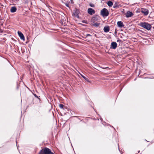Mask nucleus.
<instances>
[{"mask_svg":"<svg viewBox=\"0 0 154 154\" xmlns=\"http://www.w3.org/2000/svg\"><path fill=\"white\" fill-rule=\"evenodd\" d=\"M65 5L67 7H69V4L68 3H65Z\"/></svg>","mask_w":154,"mask_h":154,"instance_id":"412c9836","label":"nucleus"},{"mask_svg":"<svg viewBox=\"0 0 154 154\" xmlns=\"http://www.w3.org/2000/svg\"><path fill=\"white\" fill-rule=\"evenodd\" d=\"M38 154H53V153L51 152L49 149L45 147L42 149Z\"/></svg>","mask_w":154,"mask_h":154,"instance_id":"f257e3e1","label":"nucleus"},{"mask_svg":"<svg viewBox=\"0 0 154 154\" xmlns=\"http://www.w3.org/2000/svg\"><path fill=\"white\" fill-rule=\"evenodd\" d=\"M101 19L100 17L98 15H95L92 17L91 20V22H100Z\"/></svg>","mask_w":154,"mask_h":154,"instance_id":"20e7f679","label":"nucleus"},{"mask_svg":"<svg viewBox=\"0 0 154 154\" xmlns=\"http://www.w3.org/2000/svg\"><path fill=\"white\" fill-rule=\"evenodd\" d=\"M83 23H85V21L83 22Z\"/></svg>","mask_w":154,"mask_h":154,"instance_id":"bb28decb","label":"nucleus"},{"mask_svg":"<svg viewBox=\"0 0 154 154\" xmlns=\"http://www.w3.org/2000/svg\"><path fill=\"white\" fill-rule=\"evenodd\" d=\"M17 33L21 39L23 40V41H24L25 37L23 34L20 31H18Z\"/></svg>","mask_w":154,"mask_h":154,"instance_id":"0eeeda50","label":"nucleus"},{"mask_svg":"<svg viewBox=\"0 0 154 154\" xmlns=\"http://www.w3.org/2000/svg\"><path fill=\"white\" fill-rule=\"evenodd\" d=\"M86 36H91V35L90 34H87Z\"/></svg>","mask_w":154,"mask_h":154,"instance_id":"5701e85b","label":"nucleus"},{"mask_svg":"<svg viewBox=\"0 0 154 154\" xmlns=\"http://www.w3.org/2000/svg\"><path fill=\"white\" fill-rule=\"evenodd\" d=\"M122 42V41L121 40L119 39L117 40V42Z\"/></svg>","mask_w":154,"mask_h":154,"instance_id":"aec40b11","label":"nucleus"},{"mask_svg":"<svg viewBox=\"0 0 154 154\" xmlns=\"http://www.w3.org/2000/svg\"><path fill=\"white\" fill-rule=\"evenodd\" d=\"M141 12L145 15H147L149 13V11L147 9L142 8Z\"/></svg>","mask_w":154,"mask_h":154,"instance_id":"6e6552de","label":"nucleus"},{"mask_svg":"<svg viewBox=\"0 0 154 154\" xmlns=\"http://www.w3.org/2000/svg\"><path fill=\"white\" fill-rule=\"evenodd\" d=\"M117 47V44L115 42H112L111 43L110 48L113 49H115Z\"/></svg>","mask_w":154,"mask_h":154,"instance_id":"423d86ee","label":"nucleus"},{"mask_svg":"<svg viewBox=\"0 0 154 154\" xmlns=\"http://www.w3.org/2000/svg\"><path fill=\"white\" fill-rule=\"evenodd\" d=\"M99 22H92L91 24L92 25L96 27H97L99 26V25L100 24V23Z\"/></svg>","mask_w":154,"mask_h":154,"instance_id":"9d476101","label":"nucleus"},{"mask_svg":"<svg viewBox=\"0 0 154 154\" xmlns=\"http://www.w3.org/2000/svg\"><path fill=\"white\" fill-rule=\"evenodd\" d=\"M107 4L108 5V6L109 7H112L113 5V3L111 1H108L107 3Z\"/></svg>","mask_w":154,"mask_h":154,"instance_id":"2eb2a0df","label":"nucleus"},{"mask_svg":"<svg viewBox=\"0 0 154 154\" xmlns=\"http://www.w3.org/2000/svg\"><path fill=\"white\" fill-rule=\"evenodd\" d=\"M140 26L148 30H150L152 27L151 25L150 24L146 22L141 23Z\"/></svg>","mask_w":154,"mask_h":154,"instance_id":"f03ea898","label":"nucleus"},{"mask_svg":"<svg viewBox=\"0 0 154 154\" xmlns=\"http://www.w3.org/2000/svg\"><path fill=\"white\" fill-rule=\"evenodd\" d=\"M17 11L16 8L14 7H12L10 10V11L11 13H14L15 12Z\"/></svg>","mask_w":154,"mask_h":154,"instance_id":"4468645a","label":"nucleus"},{"mask_svg":"<svg viewBox=\"0 0 154 154\" xmlns=\"http://www.w3.org/2000/svg\"><path fill=\"white\" fill-rule=\"evenodd\" d=\"M81 76H82V77L86 81H87L88 82H89V81L88 79L86 78L82 74H81Z\"/></svg>","mask_w":154,"mask_h":154,"instance_id":"dca6fc26","label":"nucleus"},{"mask_svg":"<svg viewBox=\"0 0 154 154\" xmlns=\"http://www.w3.org/2000/svg\"><path fill=\"white\" fill-rule=\"evenodd\" d=\"M35 95V97H37V96H36V95Z\"/></svg>","mask_w":154,"mask_h":154,"instance_id":"a878e982","label":"nucleus"},{"mask_svg":"<svg viewBox=\"0 0 154 154\" xmlns=\"http://www.w3.org/2000/svg\"><path fill=\"white\" fill-rule=\"evenodd\" d=\"M133 16V14L131 12L128 11L126 14V17H129Z\"/></svg>","mask_w":154,"mask_h":154,"instance_id":"9b49d317","label":"nucleus"},{"mask_svg":"<svg viewBox=\"0 0 154 154\" xmlns=\"http://www.w3.org/2000/svg\"><path fill=\"white\" fill-rule=\"evenodd\" d=\"M117 25L120 28L124 26L123 24V22L122 21L118 22Z\"/></svg>","mask_w":154,"mask_h":154,"instance_id":"f8f14e48","label":"nucleus"},{"mask_svg":"<svg viewBox=\"0 0 154 154\" xmlns=\"http://www.w3.org/2000/svg\"><path fill=\"white\" fill-rule=\"evenodd\" d=\"M101 14L103 17H107L109 14L108 11L106 8H104L101 11Z\"/></svg>","mask_w":154,"mask_h":154,"instance_id":"7ed1b4c3","label":"nucleus"},{"mask_svg":"<svg viewBox=\"0 0 154 154\" xmlns=\"http://www.w3.org/2000/svg\"><path fill=\"white\" fill-rule=\"evenodd\" d=\"M88 13L89 14L92 15L95 14V11L91 8H89L88 10Z\"/></svg>","mask_w":154,"mask_h":154,"instance_id":"39448f33","label":"nucleus"},{"mask_svg":"<svg viewBox=\"0 0 154 154\" xmlns=\"http://www.w3.org/2000/svg\"><path fill=\"white\" fill-rule=\"evenodd\" d=\"M73 14L74 15L75 17H77L78 15L77 13L75 11L73 13Z\"/></svg>","mask_w":154,"mask_h":154,"instance_id":"f3484780","label":"nucleus"},{"mask_svg":"<svg viewBox=\"0 0 154 154\" xmlns=\"http://www.w3.org/2000/svg\"><path fill=\"white\" fill-rule=\"evenodd\" d=\"M107 67H106V68H102L103 69H106V68H107Z\"/></svg>","mask_w":154,"mask_h":154,"instance_id":"b1692460","label":"nucleus"},{"mask_svg":"<svg viewBox=\"0 0 154 154\" xmlns=\"http://www.w3.org/2000/svg\"><path fill=\"white\" fill-rule=\"evenodd\" d=\"M70 2L72 4H73L74 3L73 0H70Z\"/></svg>","mask_w":154,"mask_h":154,"instance_id":"4be33fe9","label":"nucleus"},{"mask_svg":"<svg viewBox=\"0 0 154 154\" xmlns=\"http://www.w3.org/2000/svg\"><path fill=\"white\" fill-rule=\"evenodd\" d=\"M59 106L62 109L63 108L64 106V105L62 104H60Z\"/></svg>","mask_w":154,"mask_h":154,"instance_id":"a211bd4d","label":"nucleus"},{"mask_svg":"<svg viewBox=\"0 0 154 154\" xmlns=\"http://www.w3.org/2000/svg\"><path fill=\"white\" fill-rule=\"evenodd\" d=\"M109 26H105L103 28L104 31L105 32H108L109 31Z\"/></svg>","mask_w":154,"mask_h":154,"instance_id":"ddd939ff","label":"nucleus"},{"mask_svg":"<svg viewBox=\"0 0 154 154\" xmlns=\"http://www.w3.org/2000/svg\"><path fill=\"white\" fill-rule=\"evenodd\" d=\"M120 6V5L119 4L116 2H115V4L113 5V8H119Z\"/></svg>","mask_w":154,"mask_h":154,"instance_id":"1a4fd4ad","label":"nucleus"},{"mask_svg":"<svg viewBox=\"0 0 154 154\" xmlns=\"http://www.w3.org/2000/svg\"><path fill=\"white\" fill-rule=\"evenodd\" d=\"M89 5L91 7H94V5L93 4H91V3H90V4H89Z\"/></svg>","mask_w":154,"mask_h":154,"instance_id":"6ab92c4d","label":"nucleus"},{"mask_svg":"<svg viewBox=\"0 0 154 154\" xmlns=\"http://www.w3.org/2000/svg\"><path fill=\"white\" fill-rule=\"evenodd\" d=\"M140 152V151H139L138 152V153H139Z\"/></svg>","mask_w":154,"mask_h":154,"instance_id":"393cba45","label":"nucleus"}]
</instances>
